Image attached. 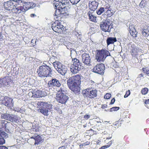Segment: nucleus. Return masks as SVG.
<instances>
[{"label":"nucleus","mask_w":149,"mask_h":149,"mask_svg":"<svg viewBox=\"0 0 149 149\" xmlns=\"http://www.w3.org/2000/svg\"><path fill=\"white\" fill-rule=\"evenodd\" d=\"M81 79V76L77 74L68 79L67 81L68 88L75 94H79L80 93Z\"/></svg>","instance_id":"nucleus-1"},{"label":"nucleus","mask_w":149,"mask_h":149,"mask_svg":"<svg viewBox=\"0 0 149 149\" xmlns=\"http://www.w3.org/2000/svg\"><path fill=\"white\" fill-rule=\"evenodd\" d=\"M54 3L55 7L61 8L60 14L61 17L65 16L68 15V11L66 8V6L69 3L68 0H55Z\"/></svg>","instance_id":"nucleus-2"},{"label":"nucleus","mask_w":149,"mask_h":149,"mask_svg":"<svg viewBox=\"0 0 149 149\" xmlns=\"http://www.w3.org/2000/svg\"><path fill=\"white\" fill-rule=\"evenodd\" d=\"M37 107L39 108L40 112L44 115L48 116L49 115V112L51 111L52 108V105L51 104L43 102H38L37 103Z\"/></svg>","instance_id":"nucleus-3"},{"label":"nucleus","mask_w":149,"mask_h":149,"mask_svg":"<svg viewBox=\"0 0 149 149\" xmlns=\"http://www.w3.org/2000/svg\"><path fill=\"white\" fill-rule=\"evenodd\" d=\"M51 68L46 64L40 66L37 69V72L40 77H51L52 72Z\"/></svg>","instance_id":"nucleus-4"},{"label":"nucleus","mask_w":149,"mask_h":149,"mask_svg":"<svg viewBox=\"0 0 149 149\" xmlns=\"http://www.w3.org/2000/svg\"><path fill=\"white\" fill-rule=\"evenodd\" d=\"M65 91L61 88L58 93L56 95V100L58 102L62 104H65L69 99L68 97L65 94Z\"/></svg>","instance_id":"nucleus-5"},{"label":"nucleus","mask_w":149,"mask_h":149,"mask_svg":"<svg viewBox=\"0 0 149 149\" xmlns=\"http://www.w3.org/2000/svg\"><path fill=\"white\" fill-rule=\"evenodd\" d=\"M72 61L74 62L70 68V71L73 74H75L77 73L81 68L83 69V66L82 64L76 58L72 59Z\"/></svg>","instance_id":"nucleus-6"},{"label":"nucleus","mask_w":149,"mask_h":149,"mask_svg":"<svg viewBox=\"0 0 149 149\" xmlns=\"http://www.w3.org/2000/svg\"><path fill=\"white\" fill-rule=\"evenodd\" d=\"M110 56V54L108 51L102 49L97 51L96 55V59L99 62L103 61L107 56Z\"/></svg>","instance_id":"nucleus-7"},{"label":"nucleus","mask_w":149,"mask_h":149,"mask_svg":"<svg viewBox=\"0 0 149 149\" xmlns=\"http://www.w3.org/2000/svg\"><path fill=\"white\" fill-rule=\"evenodd\" d=\"M110 20L108 19L100 23V26L102 30L105 32H110L111 29L113 28Z\"/></svg>","instance_id":"nucleus-8"},{"label":"nucleus","mask_w":149,"mask_h":149,"mask_svg":"<svg viewBox=\"0 0 149 149\" xmlns=\"http://www.w3.org/2000/svg\"><path fill=\"white\" fill-rule=\"evenodd\" d=\"M105 67L102 63L97 64L92 69V71L99 74L103 75L104 72Z\"/></svg>","instance_id":"nucleus-9"},{"label":"nucleus","mask_w":149,"mask_h":149,"mask_svg":"<svg viewBox=\"0 0 149 149\" xmlns=\"http://www.w3.org/2000/svg\"><path fill=\"white\" fill-rule=\"evenodd\" d=\"M2 119H5L12 122H16L18 121V117L15 115L7 113L2 114L1 115Z\"/></svg>","instance_id":"nucleus-10"},{"label":"nucleus","mask_w":149,"mask_h":149,"mask_svg":"<svg viewBox=\"0 0 149 149\" xmlns=\"http://www.w3.org/2000/svg\"><path fill=\"white\" fill-rule=\"evenodd\" d=\"M15 1L9 0V1L4 2V6L5 9L7 10H11L12 12L15 11Z\"/></svg>","instance_id":"nucleus-11"},{"label":"nucleus","mask_w":149,"mask_h":149,"mask_svg":"<svg viewBox=\"0 0 149 149\" xmlns=\"http://www.w3.org/2000/svg\"><path fill=\"white\" fill-rule=\"evenodd\" d=\"M52 27L53 30L56 32L63 31L65 30V27L61 24V22L53 23L52 25Z\"/></svg>","instance_id":"nucleus-12"},{"label":"nucleus","mask_w":149,"mask_h":149,"mask_svg":"<svg viewBox=\"0 0 149 149\" xmlns=\"http://www.w3.org/2000/svg\"><path fill=\"white\" fill-rule=\"evenodd\" d=\"M48 84L49 87H59L61 85L59 81L56 79H52L48 81Z\"/></svg>","instance_id":"nucleus-13"},{"label":"nucleus","mask_w":149,"mask_h":149,"mask_svg":"<svg viewBox=\"0 0 149 149\" xmlns=\"http://www.w3.org/2000/svg\"><path fill=\"white\" fill-rule=\"evenodd\" d=\"M84 91L85 93H83V95L86 97L93 98L97 96V90H91L89 91Z\"/></svg>","instance_id":"nucleus-14"},{"label":"nucleus","mask_w":149,"mask_h":149,"mask_svg":"<svg viewBox=\"0 0 149 149\" xmlns=\"http://www.w3.org/2000/svg\"><path fill=\"white\" fill-rule=\"evenodd\" d=\"M82 60L85 64L88 65L91 62L90 57L88 54L84 53L82 55Z\"/></svg>","instance_id":"nucleus-15"},{"label":"nucleus","mask_w":149,"mask_h":149,"mask_svg":"<svg viewBox=\"0 0 149 149\" xmlns=\"http://www.w3.org/2000/svg\"><path fill=\"white\" fill-rule=\"evenodd\" d=\"M4 101H3V103L6 106L10 107H13V100L9 97H4Z\"/></svg>","instance_id":"nucleus-16"},{"label":"nucleus","mask_w":149,"mask_h":149,"mask_svg":"<svg viewBox=\"0 0 149 149\" xmlns=\"http://www.w3.org/2000/svg\"><path fill=\"white\" fill-rule=\"evenodd\" d=\"M8 134L4 131L0 130V145L3 144L5 143L4 138L8 137Z\"/></svg>","instance_id":"nucleus-17"},{"label":"nucleus","mask_w":149,"mask_h":149,"mask_svg":"<svg viewBox=\"0 0 149 149\" xmlns=\"http://www.w3.org/2000/svg\"><path fill=\"white\" fill-rule=\"evenodd\" d=\"M89 1V9L92 11H94L96 10L98 7V3L95 1H93L92 2Z\"/></svg>","instance_id":"nucleus-18"},{"label":"nucleus","mask_w":149,"mask_h":149,"mask_svg":"<svg viewBox=\"0 0 149 149\" xmlns=\"http://www.w3.org/2000/svg\"><path fill=\"white\" fill-rule=\"evenodd\" d=\"M4 81L3 86L8 87L10 86L11 80L8 77L3 78Z\"/></svg>","instance_id":"nucleus-19"},{"label":"nucleus","mask_w":149,"mask_h":149,"mask_svg":"<svg viewBox=\"0 0 149 149\" xmlns=\"http://www.w3.org/2000/svg\"><path fill=\"white\" fill-rule=\"evenodd\" d=\"M142 33L145 37H147L149 35V26L145 25L143 29Z\"/></svg>","instance_id":"nucleus-20"},{"label":"nucleus","mask_w":149,"mask_h":149,"mask_svg":"<svg viewBox=\"0 0 149 149\" xmlns=\"http://www.w3.org/2000/svg\"><path fill=\"white\" fill-rule=\"evenodd\" d=\"M44 94L43 92L40 90L37 91H34V97L39 98L44 96Z\"/></svg>","instance_id":"nucleus-21"},{"label":"nucleus","mask_w":149,"mask_h":149,"mask_svg":"<svg viewBox=\"0 0 149 149\" xmlns=\"http://www.w3.org/2000/svg\"><path fill=\"white\" fill-rule=\"evenodd\" d=\"M117 41V40L115 37H109L107 38L106 42L107 45L110 44H113L114 42Z\"/></svg>","instance_id":"nucleus-22"},{"label":"nucleus","mask_w":149,"mask_h":149,"mask_svg":"<svg viewBox=\"0 0 149 149\" xmlns=\"http://www.w3.org/2000/svg\"><path fill=\"white\" fill-rule=\"evenodd\" d=\"M68 69L64 65L60 69L57 70L58 72L63 76H64L66 73Z\"/></svg>","instance_id":"nucleus-23"},{"label":"nucleus","mask_w":149,"mask_h":149,"mask_svg":"<svg viewBox=\"0 0 149 149\" xmlns=\"http://www.w3.org/2000/svg\"><path fill=\"white\" fill-rule=\"evenodd\" d=\"M22 6L20 5V6H19L17 8H15V10L14 12L15 13H19L20 12H19V10L23 12H24L26 11L24 6H23V3L22 4Z\"/></svg>","instance_id":"nucleus-24"},{"label":"nucleus","mask_w":149,"mask_h":149,"mask_svg":"<svg viewBox=\"0 0 149 149\" xmlns=\"http://www.w3.org/2000/svg\"><path fill=\"white\" fill-rule=\"evenodd\" d=\"M53 64L54 68L57 71V70L60 69L62 66H64L61 63L58 61L54 62Z\"/></svg>","instance_id":"nucleus-25"},{"label":"nucleus","mask_w":149,"mask_h":149,"mask_svg":"<svg viewBox=\"0 0 149 149\" xmlns=\"http://www.w3.org/2000/svg\"><path fill=\"white\" fill-rule=\"evenodd\" d=\"M56 10L55 11L54 15L55 17L54 18H57L58 17H61L60 14V8H56Z\"/></svg>","instance_id":"nucleus-26"},{"label":"nucleus","mask_w":149,"mask_h":149,"mask_svg":"<svg viewBox=\"0 0 149 149\" xmlns=\"http://www.w3.org/2000/svg\"><path fill=\"white\" fill-rule=\"evenodd\" d=\"M87 14L89 16V19L90 20L95 22L96 20V17L93 16L90 11L88 12Z\"/></svg>","instance_id":"nucleus-27"},{"label":"nucleus","mask_w":149,"mask_h":149,"mask_svg":"<svg viewBox=\"0 0 149 149\" xmlns=\"http://www.w3.org/2000/svg\"><path fill=\"white\" fill-rule=\"evenodd\" d=\"M106 8L102 7H100L99 9L97 11V13L99 15L105 12L106 11Z\"/></svg>","instance_id":"nucleus-28"},{"label":"nucleus","mask_w":149,"mask_h":149,"mask_svg":"<svg viewBox=\"0 0 149 149\" xmlns=\"http://www.w3.org/2000/svg\"><path fill=\"white\" fill-rule=\"evenodd\" d=\"M42 138L40 135L37 136L35 139V145L38 144L42 141Z\"/></svg>","instance_id":"nucleus-29"},{"label":"nucleus","mask_w":149,"mask_h":149,"mask_svg":"<svg viewBox=\"0 0 149 149\" xmlns=\"http://www.w3.org/2000/svg\"><path fill=\"white\" fill-rule=\"evenodd\" d=\"M113 10H111L108 9L107 8H106V11L105 12V15H107L108 17H110L112 13H113Z\"/></svg>","instance_id":"nucleus-30"},{"label":"nucleus","mask_w":149,"mask_h":149,"mask_svg":"<svg viewBox=\"0 0 149 149\" xmlns=\"http://www.w3.org/2000/svg\"><path fill=\"white\" fill-rule=\"evenodd\" d=\"M129 32L130 35L134 38H135L137 36V34L138 32L136 31V30L135 29V31H134V30H130Z\"/></svg>","instance_id":"nucleus-31"},{"label":"nucleus","mask_w":149,"mask_h":149,"mask_svg":"<svg viewBox=\"0 0 149 149\" xmlns=\"http://www.w3.org/2000/svg\"><path fill=\"white\" fill-rule=\"evenodd\" d=\"M131 46V47H132V49H130V52L132 54V55H135L136 52V50L135 48H134V45H130Z\"/></svg>","instance_id":"nucleus-32"},{"label":"nucleus","mask_w":149,"mask_h":149,"mask_svg":"<svg viewBox=\"0 0 149 149\" xmlns=\"http://www.w3.org/2000/svg\"><path fill=\"white\" fill-rule=\"evenodd\" d=\"M23 4V6H24L26 11L27 10L30 8V2H24Z\"/></svg>","instance_id":"nucleus-33"},{"label":"nucleus","mask_w":149,"mask_h":149,"mask_svg":"<svg viewBox=\"0 0 149 149\" xmlns=\"http://www.w3.org/2000/svg\"><path fill=\"white\" fill-rule=\"evenodd\" d=\"M31 130H32L33 131H36V132L39 131V129L38 125L35 124L34 125V124H33Z\"/></svg>","instance_id":"nucleus-34"},{"label":"nucleus","mask_w":149,"mask_h":149,"mask_svg":"<svg viewBox=\"0 0 149 149\" xmlns=\"http://www.w3.org/2000/svg\"><path fill=\"white\" fill-rule=\"evenodd\" d=\"M113 142V140H111L109 141L108 143H107V145L101 147V148L102 149H104L106 148H107L109 147L111 145L112 143Z\"/></svg>","instance_id":"nucleus-35"},{"label":"nucleus","mask_w":149,"mask_h":149,"mask_svg":"<svg viewBox=\"0 0 149 149\" xmlns=\"http://www.w3.org/2000/svg\"><path fill=\"white\" fill-rule=\"evenodd\" d=\"M74 34L76 36L77 38L79 40H81V38L82 36L81 33L79 32H75L74 33Z\"/></svg>","instance_id":"nucleus-36"},{"label":"nucleus","mask_w":149,"mask_h":149,"mask_svg":"<svg viewBox=\"0 0 149 149\" xmlns=\"http://www.w3.org/2000/svg\"><path fill=\"white\" fill-rule=\"evenodd\" d=\"M142 70L144 73L149 75V67L146 68H142Z\"/></svg>","instance_id":"nucleus-37"},{"label":"nucleus","mask_w":149,"mask_h":149,"mask_svg":"<svg viewBox=\"0 0 149 149\" xmlns=\"http://www.w3.org/2000/svg\"><path fill=\"white\" fill-rule=\"evenodd\" d=\"M93 123L96 125L97 126H99L101 125V122L100 121H96L95 119H93Z\"/></svg>","instance_id":"nucleus-38"},{"label":"nucleus","mask_w":149,"mask_h":149,"mask_svg":"<svg viewBox=\"0 0 149 149\" xmlns=\"http://www.w3.org/2000/svg\"><path fill=\"white\" fill-rule=\"evenodd\" d=\"M15 3L16 4H15V8L21 5L23 3L21 1H15Z\"/></svg>","instance_id":"nucleus-39"},{"label":"nucleus","mask_w":149,"mask_h":149,"mask_svg":"<svg viewBox=\"0 0 149 149\" xmlns=\"http://www.w3.org/2000/svg\"><path fill=\"white\" fill-rule=\"evenodd\" d=\"M120 107H112L109 109L110 112H112L113 111H117L119 110Z\"/></svg>","instance_id":"nucleus-40"},{"label":"nucleus","mask_w":149,"mask_h":149,"mask_svg":"<svg viewBox=\"0 0 149 149\" xmlns=\"http://www.w3.org/2000/svg\"><path fill=\"white\" fill-rule=\"evenodd\" d=\"M148 89L146 88H143L141 91V92L143 94L145 95L147 93Z\"/></svg>","instance_id":"nucleus-41"},{"label":"nucleus","mask_w":149,"mask_h":149,"mask_svg":"<svg viewBox=\"0 0 149 149\" xmlns=\"http://www.w3.org/2000/svg\"><path fill=\"white\" fill-rule=\"evenodd\" d=\"M15 111L19 112L21 113H23L25 111L24 109H21V108H17L15 110Z\"/></svg>","instance_id":"nucleus-42"},{"label":"nucleus","mask_w":149,"mask_h":149,"mask_svg":"<svg viewBox=\"0 0 149 149\" xmlns=\"http://www.w3.org/2000/svg\"><path fill=\"white\" fill-rule=\"evenodd\" d=\"M80 0H70V2L72 5L76 4L79 3Z\"/></svg>","instance_id":"nucleus-43"},{"label":"nucleus","mask_w":149,"mask_h":149,"mask_svg":"<svg viewBox=\"0 0 149 149\" xmlns=\"http://www.w3.org/2000/svg\"><path fill=\"white\" fill-rule=\"evenodd\" d=\"M129 31H130V30H134V31H135V28L133 25L130 24H129Z\"/></svg>","instance_id":"nucleus-44"},{"label":"nucleus","mask_w":149,"mask_h":149,"mask_svg":"<svg viewBox=\"0 0 149 149\" xmlns=\"http://www.w3.org/2000/svg\"><path fill=\"white\" fill-rule=\"evenodd\" d=\"M111 95L110 93H107L104 96V98L105 99H108L111 97Z\"/></svg>","instance_id":"nucleus-45"},{"label":"nucleus","mask_w":149,"mask_h":149,"mask_svg":"<svg viewBox=\"0 0 149 149\" xmlns=\"http://www.w3.org/2000/svg\"><path fill=\"white\" fill-rule=\"evenodd\" d=\"M35 82V80L33 79H30L29 81V83L31 85H33Z\"/></svg>","instance_id":"nucleus-46"},{"label":"nucleus","mask_w":149,"mask_h":149,"mask_svg":"<svg viewBox=\"0 0 149 149\" xmlns=\"http://www.w3.org/2000/svg\"><path fill=\"white\" fill-rule=\"evenodd\" d=\"M130 90H128L126 92L124 96V98H126L129 95H130Z\"/></svg>","instance_id":"nucleus-47"},{"label":"nucleus","mask_w":149,"mask_h":149,"mask_svg":"<svg viewBox=\"0 0 149 149\" xmlns=\"http://www.w3.org/2000/svg\"><path fill=\"white\" fill-rule=\"evenodd\" d=\"M30 17L31 18H35V17L38 18L39 16H37L34 13H32L30 15Z\"/></svg>","instance_id":"nucleus-48"},{"label":"nucleus","mask_w":149,"mask_h":149,"mask_svg":"<svg viewBox=\"0 0 149 149\" xmlns=\"http://www.w3.org/2000/svg\"><path fill=\"white\" fill-rule=\"evenodd\" d=\"M4 125L6 128V127L7 125L10 124H11V123L9 122H8L7 121L4 120Z\"/></svg>","instance_id":"nucleus-49"},{"label":"nucleus","mask_w":149,"mask_h":149,"mask_svg":"<svg viewBox=\"0 0 149 149\" xmlns=\"http://www.w3.org/2000/svg\"><path fill=\"white\" fill-rule=\"evenodd\" d=\"M38 135L36 133H35L33 134V135H32L31 136V139H33L35 140V139L37 136Z\"/></svg>","instance_id":"nucleus-50"},{"label":"nucleus","mask_w":149,"mask_h":149,"mask_svg":"<svg viewBox=\"0 0 149 149\" xmlns=\"http://www.w3.org/2000/svg\"><path fill=\"white\" fill-rule=\"evenodd\" d=\"M119 122V121H116V122H115V123H113V124L114 125L116 126L117 127V128H118V126H120V125L121 124L120 123V124H118Z\"/></svg>","instance_id":"nucleus-51"},{"label":"nucleus","mask_w":149,"mask_h":149,"mask_svg":"<svg viewBox=\"0 0 149 149\" xmlns=\"http://www.w3.org/2000/svg\"><path fill=\"white\" fill-rule=\"evenodd\" d=\"M3 82H4L3 78L0 79V87H1L3 86Z\"/></svg>","instance_id":"nucleus-52"},{"label":"nucleus","mask_w":149,"mask_h":149,"mask_svg":"<svg viewBox=\"0 0 149 149\" xmlns=\"http://www.w3.org/2000/svg\"><path fill=\"white\" fill-rule=\"evenodd\" d=\"M30 8H33L35 7L36 6V4H34L32 2H30Z\"/></svg>","instance_id":"nucleus-53"},{"label":"nucleus","mask_w":149,"mask_h":149,"mask_svg":"<svg viewBox=\"0 0 149 149\" xmlns=\"http://www.w3.org/2000/svg\"><path fill=\"white\" fill-rule=\"evenodd\" d=\"M29 96L31 97H34V91L33 92H29L28 94Z\"/></svg>","instance_id":"nucleus-54"},{"label":"nucleus","mask_w":149,"mask_h":149,"mask_svg":"<svg viewBox=\"0 0 149 149\" xmlns=\"http://www.w3.org/2000/svg\"><path fill=\"white\" fill-rule=\"evenodd\" d=\"M145 5V4H144V3H143V1H141V2L140 3L139 5L141 8H143Z\"/></svg>","instance_id":"nucleus-55"},{"label":"nucleus","mask_w":149,"mask_h":149,"mask_svg":"<svg viewBox=\"0 0 149 149\" xmlns=\"http://www.w3.org/2000/svg\"><path fill=\"white\" fill-rule=\"evenodd\" d=\"M90 116L88 115H86L84 116V118L86 119H88L90 118Z\"/></svg>","instance_id":"nucleus-56"},{"label":"nucleus","mask_w":149,"mask_h":149,"mask_svg":"<svg viewBox=\"0 0 149 149\" xmlns=\"http://www.w3.org/2000/svg\"><path fill=\"white\" fill-rule=\"evenodd\" d=\"M115 100L114 98H113L111 100V102L110 104H113L115 102Z\"/></svg>","instance_id":"nucleus-57"},{"label":"nucleus","mask_w":149,"mask_h":149,"mask_svg":"<svg viewBox=\"0 0 149 149\" xmlns=\"http://www.w3.org/2000/svg\"><path fill=\"white\" fill-rule=\"evenodd\" d=\"M0 149H8V148L5 146H0Z\"/></svg>","instance_id":"nucleus-58"},{"label":"nucleus","mask_w":149,"mask_h":149,"mask_svg":"<svg viewBox=\"0 0 149 149\" xmlns=\"http://www.w3.org/2000/svg\"><path fill=\"white\" fill-rule=\"evenodd\" d=\"M107 107V105L106 104H104L102 105L101 108L103 109L106 108Z\"/></svg>","instance_id":"nucleus-59"},{"label":"nucleus","mask_w":149,"mask_h":149,"mask_svg":"<svg viewBox=\"0 0 149 149\" xmlns=\"http://www.w3.org/2000/svg\"><path fill=\"white\" fill-rule=\"evenodd\" d=\"M90 142H89L87 141L83 143V145H89Z\"/></svg>","instance_id":"nucleus-60"},{"label":"nucleus","mask_w":149,"mask_h":149,"mask_svg":"<svg viewBox=\"0 0 149 149\" xmlns=\"http://www.w3.org/2000/svg\"><path fill=\"white\" fill-rule=\"evenodd\" d=\"M146 104H149V99L146 100L145 102Z\"/></svg>","instance_id":"nucleus-61"},{"label":"nucleus","mask_w":149,"mask_h":149,"mask_svg":"<svg viewBox=\"0 0 149 149\" xmlns=\"http://www.w3.org/2000/svg\"><path fill=\"white\" fill-rule=\"evenodd\" d=\"M58 149H65V148L64 146H62L58 148Z\"/></svg>","instance_id":"nucleus-62"},{"label":"nucleus","mask_w":149,"mask_h":149,"mask_svg":"<svg viewBox=\"0 0 149 149\" xmlns=\"http://www.w3.org/2000/svg\"><path fill=\"white\" fill-rule=\"evenodd\" d=\"M139 76L141 77H143V74H141L139 75Z\"/></svg>","instance_id":"nucleus-63"},{"label":"nucleus","mask_w":149,"mask_h":149,"mask_svg":"<svg viewBox=\"0 0 149 149\" xmlns=\"http://www.w3.org/2000/svg\"><path fill=\"white\" fill-rule=\"evenodd\" d=\"M145 106L146 107H147V108H148V109H149V107L148 106V104H147V105L146 104Z\"/></svg>","instance_id":"nucleus-64"}]
</instances>
